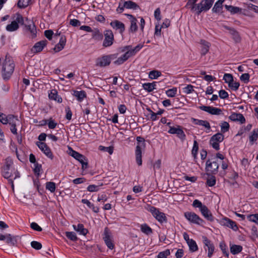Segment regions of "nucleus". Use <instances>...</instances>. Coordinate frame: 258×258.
Returning <instances> with one entry per match:
<instances>
[{"instance_id":"obj_11","label":"nucleus","mask_w":258,"mask_h":258,"mask_svg":"<svg viewBox=\"0 0 258 258\" xmlns=\"http://www.w3.org/2000/svg\"><path fill=\"white\" fill-rule=\"evenodd\" d=\"M184 216L190 223L199 225H202L205 223L204 220L194 212H186L184 213Z\"/></svg>"},{"instance_id":"obj_41","label":"nucleus","mask_w":258,"mask_h":258,"mask_svg":"<svg viewBox=\"0 0 258 258\" xmlns=\"http://www.w3.org/2000/svg\"><path fill=\"white\" fill-rule=\"evenodd\" d=\"M223 5L219 4L217 2L212 8V12L215 13L222 14L223 13Z\"/></svg>"},{"instance_id":"obj_57","label":"nucleus","mask_w":258,"mask_h":258,"mask_svg":"<svg viewBox=\"0 0 258 258\" xmlns=\"http://www.w3.org/2000/svg\"><path fill=\"white\" fill-rule=\"evenodd\" d=\"M170 254V250L167 249L164 251L160 252L157 255V258H167V256L169 255Z\"/></svg>"},{"instance_id":"obj_23","label":"nucleus","mask_w":258,"mask_h":258,"mask_svg":"<svg viewBox=\"0 0 258 258\" xmlns=\"http://www.w3.org/2000/svg\"><path fill=\"white\" fill-rule=\"evenodd\" d=\"M110 24L113 28L119 30L120 33H122L125 30L124 24L118 20H114L111 22Z\"/></svg>"},{"instance_id":"obj_52","label":"nucleus","mask_w":258,"mask_h":258,"mask_svg":"<svg viewBox=\"0 0 258 258\" xmlns=\"http://www.w3.org/2000/svg\"><path fill=\"white\" fill-rule=\"evenodd\" d=\"M177 137L181 140V142H184L186 139V135L182 130V126L178 130L177 133L176 134Z\"/></svg>"},{"instance_id":"obj_3","label":"nucleus","mask_w":258,"mask_h":258,"mask_svg":"<svg viewBox=\"0 0 258 258\" xmlns=\"http://www.w3.org/2000/svg\"><path fill=\"white\" fill-rule=\"evenodd\" d=\"M143 44H139L132 50L125 52L123 54L119 57L117 59H116L113 61V63L116 66H119L123 64L130 57L135 55L143 47Z\"/></svg>"},{"instance_id":"obj_15","label":"nucleus","mask_w":258,"mask_h":258,"mask_svg":"<svg viewBox=\"0 0 258 258\" xmlns=\"http://www.w3.org/2000/svg\"><path fill=\"white\" fill-rule=\"evenodd\" d=\"M198 108L201 110L205 111L212 115H218L223 114L221 109L213 106L202 105L199 106Z\"/></svg>"},{"instance_id":"obj_34","label":"nucleus","mask_w":258,"mask_h":258,"mask_svg":"<svg viewBox=\"0 0 258 258\" xmlns=\"http://www.w3.org/2000/svg\"><path fill=\"white\" fill-rule=\"evenodd\" d=\"M81 202L83 204H86L87 206L89 208L91 209L94 213H97L99 212V208L98 207L95 206L93 204L91 203L88 200L82 199Z\"/></svg>"},{"instance_id":"obj_47","label":"nucleus","mask_w":258,"mask_h":258,"mask_svg":"<svg viewBox=\"0 0 258 258\" xmlns=\"http://www.w3.org/2000/svg\"><path fill=\"white\" fill-rule=\"evenodd\" d=\"M162 75L161 72L158 70H153L150 72L149 76L151 79H156Z\"/></svg>"},{"instance_id":"obj_64","label":"nucleus","mask_w":258,"mask_h":258,"mask_svg":"<svg viewBox=\"0 0 258 258\" xmlns=\"http://www.w3.org/2000/svg\"><path fill=\"white\" fill-rule=\"evenodd\" d=\"M183 92L188 94L191 93L194 91V86L190 84L187 85L186 87L183 88Z\"/></svg>"},{"instance_id":"obj_27","label":"nucleus","mask_w":258,"mask_h":258,"mask_svg":"<svg viewBox=\"0 0 258 258\" xmlns=\"http://www.w3.org/2000/svg\"><path fill=\"white\" fill-rule=\"evenodd\" d=\"M201 44L202 45L201 53L202 56H204L209 52L210 43L202 39L201 40Z\"/></svg>"},{"instance_id":"obj_9","label":"nucleus","mask_w":258,"mask_h":258,"mask_svg":"<svg viewBox=\"0 0 258 258\" xmlns=\"http://www.w3.org/2000/svg\"><path fill=\"white\" fill-rule=\"evenodd\" d=\"M19 24H23V17L19 13L16 14V18L15 21L11 22L6 26V30L9 32H13L17 30L19 28Z\"/></svg>"},{"instance_id":"obj_45","label":"nucleus","mask_w":258,"mask_h":258,"mask_svg":"<svg viewBox=\"0 0 258 258\" xmlns=\"http://www.w3.org/2000/svg\"><path fill=\"white\" fill-rule=\"evenodd\" d=\"M66 236L73 241H77L78 239L76 233L74 232L67 231L65 232Z\"/></svg>"},{"instance_id":"obj_12","label":"nucleus","mask_w":258,"mask_h":258,"mask_svg":"<svg viewBox=\"0 0 258 258\" xmlns=\"http://www.w3.org/2000/svg\"><path fill=\"white\" fill-rule=\"evenodd\" d=\"M224 139V136L222 133H218L213 135L210 140V144L216 151L220 150L219 143Z\"/></svg>"},{"instance_id":"obj_5","label":"nucleus","mask_w":258,"mask_h":258,"mask_svg":"<svg viewBox=\"0 0 258 258\" xmlns=\"http://www.w3.org/2000/svg\"><path fill=\"white\" fill-rule=\"evenodd\" d=\"M21 25L24 26V29L26 31L30 33L31 38L33 39L36 37V27L33 21L27 17L25 18L23 17V24H21Z\"/></svg>"},{"instance_id":"obj_50","label":"nucleus","mask_w":258,"mask_h":258,"mask_svg":"<svg viewBox=\"0 0 258 258\" xmlns=\"http://www.w3.org/2000/svg\"><path fill=\"white\" fill-rule=\"evenodd\" d=\"M221 126V133L222 134L229 131L230 128L229 124L226 121H223L220 125Z\"/></svg>"},{"instance_id":"obj_36","label":"nucleus","mask_w":258,"mask_h":258,"mask_svg":"<svg viewBox=\"0 0 258 258\" xmlns=\"http://www.w3.org/2000/svg\"><path fill=\"white\" fill-rule=\"evenodd\" d=\"M258 139V128L253 130L251 132V135L249 137V143L251 145L254 144Z\"/></svg>"},{"instance_id":"obj_8","label":"nucleus","mask_w":258,"mask_h":258,"mask_svg":"<svg viewBox=\"0 0 258 258\" xmlns=\"http://www.w3.org/2000/svg\"><path fill=\"white\" fill-rule=\"evenodd\" d=\"M202 241L204 244V248L206 251L208 250V256L211 257L215 252V246L213 242L207 236H202Z\"/></svg>"},{"instance_id":"obj_20","label":"nucleus","mask_w":258,"mask_h":258,"mask_svg":"<svg viewBox=\"0 0 258 258\" xmlns=\"http://www.w3.org/2000/svg\"><path fill=\"white\" fill-rule=\"evenodd\" d=\"M111 62L107 55H103L96 59V65L100 67L108 66Z\"/></svg>"},{"instance_id":"obj_40","label":"nucleus","mask_w":258,"mask_h":258,"mask_svg":"<svg viewBox=\"0 0 258 258\" xmlns=\"http://www.w3.org/2000/svg\"><path fill=\"white\" fill-rule=\"evenodd\" d=\"M219 247L222 251L223 254L227 258L229 256V252L227 246L224 241H222L219 243Z\"/></svg>"},{"instance_id":"obj_24","label":"nucleus","mask_w":258,"mask_h":258,"mask_svg":"<svg viewBox=\"0 0 258 258\" xmlns=\"http://www.w3.org/2000/svg\"><path fill=\"white\" fill-rule=\"evenodd\" d=\"M192 122L196 124L204 126L208 131L211 130V126L209 122L207 120H200L194 118H191Z\"/></svg>"},{"instance_id":"obj_10","label":"nucleus","mask_w":258,"mask_h":258,"mask_svg":"<svg viewBox=\"0 0 258 258\" xmlns=\"http://www.w3.org/2000/svg\"><path fill=\"white\" fill-rule=\"evenodd\" d=\"M214 0H202L197 4V15H199L202 12H207L210 9L213 5Z\"/></svg>"},{"instance_id":"obj_58","label":"nucleus","mask_w":258,"mask_h":258,"mask_svg":"<svg viewBox=\"0 0 258 258\" xmlns=\"http://www.w3.org/2000/svg\"><path fill=\"white\" fill-rule=\"evenodd\" d=\"M181 127V126L179 125H176L175 126H170L168 133L170 134H176Z\"/></svg>"},{"instance_id":"obj_22","label":"nucleus","mask_w":258,"mask_h":258,"mask_svg":"<svg viewBox=\"0 0 258 258\" xmlns=\"http://www.w3.org/2000/svg\"><path fill=\"white\" fill-rule=\"evenodd\" d=\"M124 15L126 16L131 20V26L130 30L132 32H136L138 30L137 19L131 14H125Z\"/></svg>"},{"instance_id":"obj_18","label":"nucleus","mask_w":258,"mask_h":258,"mask_svg":"<svg viewBox=\"0 0 258 258\" xmlns=\"http://www.w3.org/2000/svg\"><path fill=\"white\" fill-rule=\"evenodd\" d=\"M223 27L229 31V33L232 36V39L236 43H239L241 38L239 32L234 28L229 27L226 25L223 26Z\"/></svg>"},{"instance_id":"obj_37","label":"nucleus","mask_w":258,"mask_h":258,"mask_svg":"<svg viewBox=\"0 0 258 258\" xmlns=\"http://www.w3.org/2000/svg\"><path fill=\"white\" fill-rule=\"evenodd\" d=\"M141 231L146 235L153 233L152 229L147 224H142L140 226Z\"/></svg>"},{"instance_id":"obj_61","label":"nucleus","mask_w":258,"mask_h":258,"mask_svg":"<svg viewBox=\"0 0 258 258\" xmlns=\"http://www.w3.org/2000/svg\"><path fill=\"white\" fill-rule=\"evenodd\" d=\"M87 189L90 192L98 191L99 190V186L95 184H91L87 187Z\"/></svg>"},{"instance_id":"obj_54","label":"nucleus","mask_w":258,"mask_h":258,"mask_svg":"<svg viewBox=\"0 0 258 258\" xmlns=\"http://www.w3.org/2000/svg\"><path fill=\"white\" fill-rule=\"evenodd\" d=\"M247 219L258 225V214H250L247 216Z\"/></svg>"},{"instance_id":"obj_42","label":"nucleus","mask_w":258,"mask_h":258,"mask_svg":"<svg viewBox=\"0 0 258 258\" xmlns=\"http://www.w3.org/2000/svg\"><path fill=\"white\" fill-rule=\"evenodd\" d=\"M32 3V0H19L17 3L18 7L20 8H25Z\"/></svg>"},{"instance_id":"obj_16","label":"nucleus","mask_w":258,"mask_h":258,"mask_svg":"<svg viewBox=\"0 0 258 258\" xmlns=\"http://www.w3.org/2000/svg\"><path fill=\"white\" fill-rule=\"evenodd\" d=\"M220 223L222 225L230 228L235 231L238 230L236 223L227 217L223 218Z\"/></svg>"},{"instance_id":"obj_7","label":"nucleus","mask_w":258,"mask_h":258,"mask_svg":"<svg viewBox=\"0 0 258 258\" xmlns=\"http://www.w3.org/2000/svg\"><path fill=\"white\" fill-rule=\"evenodd\" d=\"M219 169V164L216 160L213 158H209L206 163V170L208 172V175L210 174H216L217 173Z\"/></svg>"},{"instance_id":"obj_53","label":"nucleus","mask_w":258,"mask_h":258,"mask_svg":"<svg viewBox=\"0 0 258 258\" xmlns=\"http://www.w3.org/2000/svg\"><path fill=\"white\" fill-rule=\"evenodd\" d=\"M177 91V88L176 87H173L172 89L167 90L166 91V94L169 97H174L176 94Z\"/></svg>"},{"instance_id":"obj_1","label":"nucleus","mask_w":258,"mask_h":258,"mask_svg":"<svg viewBox=\"0 0 258 258\" xmlns=\"http://www.w3.org/2000/svg\"><path fill=\"white\" fill-rule=\"evenodd\" d=\"M15 63L13 59L7 55L3 63L2 76L4 80L7 81L10 79L15 69Z\"/></svg>"},{"instance_id":"obj_39","label":"nucleus","mask_w":258,"mask_h":258,"mask_svg":"<svg viewBox=\"0 0 258 258\" xmlns=\"http://www.w3.org/2000/svg\"><path fill=\"white\" fill-rule=\"evenodd\" d=\"M10 149L12 151V152H15L16 155L17 156V158L21 162L23 161V158L22 157V156L19 154L18 152V148L17 145L14 143L11 142L10 143Z\"/></svg>"},{"instance_id":"obj_28","label":"nucleus","mask_w":258,"mask_h":258,"mask_svg":"<svg viewBox=\"0 0 258 258\" xmlns=\"http://www.w3.org/2000/svg\"><path fill=\"white\" fill-rule=\"evenodd\" d=\"M73 228L75 230L79 233L80 234L85 236L88 233V230L84 228L83 224L79 223L77 226L74 225Z\"/></svg>"},{"instance_id":"obj_44","label":"nucleus","mask_w":258,"mask_h":258,"mask_svg":"<svg viewBox=\"0 0 258 258\" xmlns=\"http://www.w3.org/2000/svg\"><path fill=\"white\" fill-rule=\"evenodd\" d=\"M92 38L96 40H101L103 38V34L99 31L98 29H95L94 31H92Z\"/></svg>"},{"instance_id":"obj_63","label":"nucleus","mask_w":258,"mask_h":258,"mask_svg":"<svg viewBox=\"0 0 258 258\" xmlns=\"http://www.w3.org/2000/svg\"><path fill=\"white\" fill-rule=\"evenodd\" d=\"M10 170V169L5 170V169H2V175L5 178L8 179L13 176L12 173L9 172Z\"/></svg>"},{"instance_id":"obj_26","label":"nucleus","mask_w":258,"mask_h":258,"mask_svg":"<svg viewBox=\"0 0 258 258\" xmlns=\"http://www.w3.org/2000/svg\"><path fill=\"white\" fill-rule=\"evenodd\" d=\"M72 94L74 96L76 97L79 102H82L84 98L87 97V94L84 90L80 91L74 90L73 91V93Z\"/></svg>"},{"instance_id":"obj_55","label":"nucleus","mask_w":258,"mask_h":258,"mask_svg":"<svg viewBox=\"0 0 258 258\" xmlns=\"http://www.w3.org/2000/svg\"><path fill=\"white\" fill-rule=\"evenodd\" d=\"M47 125L49 129H54L56 127L57 123L54 119L52 118V117H50L48 119Z\"/></svg>"},{"instance_id":"obj_2","label":"nucleus","mask_w":258,"mask_h":258,"mask_svg":"<svg viewBox=\"0 0 258 258\" xmlns=\"http://www.w3.org/2000/svg\"><path fill=\"white\" fill-rule=\"evenodd\" d=\"M145 209L148 212H150L156 220L161 224L167 222L168 220L166 214L163 212H160L158 209L150 204H147L145 206Z\"/></svg>"},{"instance_id":"obj_56","label":"nucleus","mask_w":258,"mask_h":258,"mask_svg":"<svg viewBox=\"0 0 258 258\" xmlns=\"http://www.w3.org/2000/svg\"><path fill=\"white\" fill-rule=\"evenodd\" d=\"M223 80L226 83H228L229 85L232 82H233V77L230 74H225L223 77Z\"/></svg>"},{"instance_id":"obj_46","label":"nucleus","mask_w":258,"mask_h":258,"mask_svg":"<svg viewBox=\"0 0 258 258\" xmlns=\"http://www.w3.org/2000/svg\"><path fill=\"white\" fill-rule=\"evenodd\" d=\"M13 164V160L10 157H8L5 159V165L3 166L2 169H10V167Z\"/></svg>"},{"instance_id":"obj_29","label":"nucleus","mask_w":258,"mask_h":258,"mask_svg":"<svg viewBox=\"0 0 258 258\" xmlns=\"http://www.w3.org/2000/svg\"><path fill=\"white\" fill-rule=\"evenodd\" d=\"M123 7L127 9H133L134 10L140 9V6L137 4L131 1L124 2L123 4Z\"/></svg>"},{"instance_id":"obj_32","label":"nucleus","mask_w":258,"mask_h":258,"mask_svg":"<svg viewBox=\"0 0 258 258\" xmlns=\"http://www.w3.org/2000/svg\"><path fill=\"white\" fill-rule=\"evenodd\" d=\"M142 87L144 90L148 92H151L156 88V82H153L152 83H145L143 84Z\"/></svg>"},{"instance_id":"obj_48","label":"nucleus","mask_w":258,"mask_h":258,"mask_svg":"<svg viewBox=\"0 0 258 258\" xmlns=\"http://www.w3.org/2000/svg\"><path fill=\"white\" fill-rule=\"evenodd\" d=\"M8 123L10 125H12L13 124H16V121H18V118L17 116H15L13 114H9L7 115Z\"/></svg>"},{"instance_id":"obj_33","label":"nucleus","mask_w":258,"mask_h":258,"mask_svg":"<svg viewBox=\"0 0 258 258\" xmlns=\"http://www.w3.org/2000/svg\"><path fill=\"white\" fill-rule=\"evenodd\" d=\"M6 242L11 246H15L17 242L16 237L11 234H7Z\"/></svg>"},{"instance_id":"obj_35","label":"nucleus","mask_w":258,"mask_h":258,"mask_svg":"<svg viewBox=\"0 0 258 258\" xmlns=\"http://www.w3.org/2000/svg\"><path fill=\"white\" fill-rule=\"evenodd\" d=\"M242 246L240 245L232 244L230 247V252L233 255L240 253L242 250Z\"/></svg>"},{"instance_id":"obj_49","label":"nucleus","mask_w":258,"mask_h":258,"mask_svg":"<svg viewBox=\"0 0 258 258\" xmlns=\"http://www.w3.org/2000/svg\"><path fill=\"white\" fill-rule=\"evenodd\" d=\"M55 188L56 185L54 182L49 181L46 183V189L49 190L51 192H54Z\"/></svg>"},{"instance_id":"obj_4","label":"nucleus","mask_w":258,"mask_h":258,"mask_svg":"<svg viewBox=\"0 0 258 258\" xmlns=\"http://www.w3.org/2000/svg\"><path fill=\"white\" fill-rule=\"evenodd\" d=\"M137 145L136 148L135 155L136 160L139 166L142 165V148H145L146 144L145 139L141 136L136 138Z\"/></svg>"},{"instance_id":"obj_17","label":"nucleus","mask_w":258,"mask_h":258,"mask_svg":"<svg viewBox=\"0 0 258 258\" xmlns=\"http://www.w3.org/2000/svg\"><path fill=\"white\" fill-rule=\"evenodd\" d=\"M48 43V41L46 40H42L39 42H36L31 50L33 53H37L40 52L44 47H45Z\"/></svg>"},{"instance_id":"obj_51","label":"nucleus","mask_w":258,"mask_h":258,"mask_svg":"<svg viewBox=\"0 0 258 258\" xmlns=\"http://www.w3.org/2000/svg\"><path fill=\"white\" fill-rule=\"evenodd\" d=\"M213 175L214 174H212L211 176L209 177L207 180L206 183L209 186H213L216 184V177Z\"/></svg>"},{"instance_id":"obj_13","label":"nucleus","mask_w":258,"mask_h":258,"mask_svg":"<svg viewBox=\"0 0 258 258\" xmlns=\"http://www.w3.org/2000/svg\"><path fill=\"white\" fill-rule=\"evenodd\" d=\"M105 38L103 42V46L109 47L112 45L114 41V35L111 30H107L104 32Z\"/></svg>"},{"instance_id":"obj_31","label":"nucleus","mask_w":258,"mask_h":258,"mask_svg":"<svg viewBox=\"0 0 258 258\" xmlns=\"http://www.w3.org/2000/svg\"><path fill=\"white\" fill-rule=\"evenodd\" d=\"M225 9L229 11L231 15H234L238 13H240L241 12V8L233 6L231 5H225L224 6Z\"/></svg>"},{"instance_id":"obj_62","label":"nucleus","mask_w":258,"mask_h":258,"mask_svg":"<svg viewBox=\"0 0 258 258\" xmlns=\"http://www.w3.org/2000/svg\"><path fill=\"white\" fill-rule=\"evenodd\" d=\"M65 111L66 112V118L68 120H70L72 119V112L71 108L68 106H67L65 108Z\"/></svg>"},{"instance_id":"obj_25","label":"nucleus","mask_w":258,"mask_h":258,"mask_svg":"<svg viewBox=\"0 0 258 258\" xmlns=\"http://www.w3.org/2000/svg\"><path fill=\"white\" fill-rule=\"evenodd\" d=\"M229 118L232 121H239L241 123H243L245 122V119L244 116L241 113H233Z\"/></svg>"},{"instance_id":"obj_43","label":"nucleus","mask_w":258,"mask_h":258,"mask_svg":"<svg viewBox=\"0 0 258 258\" xmlns=\"http://www.w3.org/2000/svg\"><path fill=\"white\" fill-rule=\"evenodd\" d=\"M199 150V144L197 141H194V145L191 150V154L195 159L197 158V154Z\"/></svg>"},{"instance_id":"obj_60","label":"nucleus","mask_w":258,"mask_h":258,"mask_svg":"<svg viewBox=\"0 0 258 258\" xmlns=\"http://www.w3.org/2000/svg\"><path fill=\"white\" fill-rule=\"evenodd\" d=\"M192 206L194 208H199L200 210L204 207L205 205H203L202 203L199 200H195L192 204Z\"/></svg>"},{"instance_id":"obj_38","label":"nucleus","mask_w":258,"mask_h":258,"mask_svg":"<svg viewBox=\"0 0 258 258\" xmlns=\"http://www.w3.org/2000/svg\"><path fill=\"white\" fill-rule=\"evenodd\" d=\"M189 247V251L191 252H194L198 250V246L195 240L192 239L190 241H188L187 243Z\"/></svg>"},{"instance_id":"obj_30","label":"nucleus","mask_w":258,"mask_h":258,"mask_svg":"<svg viewBox=\"0 0 258 258\" xmlns=\"http://www.w3.org/2000/svg\"><path fill=\"white\" fill-rule=\"evenodd\" d=\"M197 1L198 0H188L187 3L185 6V8L186 9H190V10L192 12H195L196 14H197V4H196V3L197 2Z\"/></svg>"},{"instance_id":"obj_6","label":"nucleus","mask_w":258,"mask_h":258,"mask_svg":"<svg viewBox=\"0 0 258 258\" xmlns=\"http://www.w3.org/2000/svg\"><path fill=\"white\" fill-rule=\"evenodd\" d=\"M69 150L70 151L69 154L80 162L83 169H86L88 168V159L84 155L74 150L71 147H69Z\"/></svg>"},{"instance_id":"obj_14","label":"nucleus","mask_w":258,"mask_h":258,"mask_svg":"<svg viewBox=\"0 0 258 258\" xmlns=\"http://www.w3.org/2000/svg\"><path fill=\"white\" fill-rule=\"evenodd\" d=\"M36 145L39 149L49 158L52 159L53 155L50 148L44 142H37Z\"/></svg>"},{"instance_id":"obj_19","label":"nucleus","mask_w":258,"mask_h":258,"mask_svg":"<svg viewBox=\"0 0 258 258\" xmlns=\"http://www.w3.org/2000/svg\"><path fill=\"white\" fill-rule=\"evenodd\" d=\"M104 241L107 246L110 249H113L114 248V244L111 239L109 230L107 227H106L104 231Z\"/></svg>"},{"instance_id":"obj_59","label":"nucleus","mask_w":258,"mask_h":258,"mask_svg":"<svg viewBox=\"0 0 258 258\" xmlns=\"http://www.w3.org/2000/svg\"><path fill=\"white\" fill-rule=\"evenodd\" d=\"M31 246L32 248L36 250H39L42 248V244L40 242L36 241H33L31 242Z\"/></svg>"},{"instance_id":"obj_21","label":"nucleus","mask_w":258,"mask_h":258,"mask_svg":"<svg viewBox=\"0 0 258 258\" xmlns=\"http://www.w3.org/2000/svg\"><path fill=\"white\" fill-rule=\"evenodd\" d=\"M200 212L202 215L206 218L207 220L212 222L214 220V218L211 212V211L209 210L208 207L205 205L204 206L202 209L200 210Z\"/></svg>"}]
</instances>
